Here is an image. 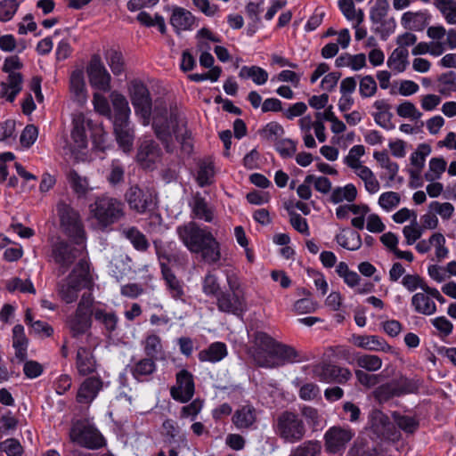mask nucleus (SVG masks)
I'll use <instances>...</instances> for the list:
<instances>
[{
	"label": "nucleus",
	"instance_id": "nucleus-2",
	"mask_svg": "<svg viewBox=\"0 0 456 456\" xmlns=\"http://www.w3.org/2000/svg\"><path fill=\"white\" fill-rule=\"evenodd\" d=\"M176 233L186 248L191 253L200 254L204 262L211 265L220 260V244L210 231L191 221L178 226Z\"/></svg>",
	"mask_w": 456,
	"mask_h": 456
},
{
	"label": "nucleus",
	"instance_id": "nucleus-12",
	"mask_svg": "<svg viewBox=\"0 0 456 456\" xmlns=\"http://www.w3.org/2000/svg\"><path fill=\"white\" fill-rule=\"evenodd\" d=\"M418 387L419 385L417 381L402 376L398 379L380 386L376 390V395L379 400H387L392 396L414 393L418 390Z\"/></svg>",
	"mask_w": 456,
	"mask_h": 456
},
{
	"label": "nucleus",
	"instance_id": "nucleus-10",
	"mask_svg": "<svg viewBox=\"0 0 456 456\" xmlns=\"http://www.w3.org/2000/svg\"><path fill=\"white\" fill-rule=\"evenodd\" d=\"M72 442L88 449H98L104 444V439L99 431L91 425L75 424L69 433Z\"/></svg>",
	"mask_w": 456,
	"mask_h": 456
},
{
	"label": "nucleus",
	"instance_id": "nucleus-7",
	"mask_svg": "<svg viewBox=\"0 0 456 456\" xmlns=\"http://www.w3.org/2000/svg\"><path fill=\"white\" fill-rule=\"evenodd\" d=\"M125 200L129 208L137 214L152 212L158 208V195L149 187L130 184L125 192Z\"/></svg>",
	"mask_w": 456,
	"mask_h": 456
},
{
	"label": "nucleus",
	"instance_id": "nucleus-64",
	"mask_svg": "<svg viewBox=\"0 0 456 456\" xmlns=\"http://www.w3.org/2000/svg\"><path fill=\"white\" fill-rule=\"evenodd\" d=\"M301 415L313 430H316L321 423V416L315 408L305 406L301 409Z\"/></svg>",
	"mask_w": 456,
	"mask_h": 456
},
{
	"label": "nucleus",
	"instance_id": "nucleus-40",
	"mask_svg": "<svg viewBox=\"0 0 456 456\" xmlns=\"http://www.w3.org/2000/svg\"><path fill=\"white\" fill-rule=\"evenodd\" d=\"M357 196L356 187L352 184H346L344 187H337L335 188L330 195V200L334 204L340 203L344 200L347 202H353Z\"/></svg>",
	"mask_w": 456,
	"mask_h": 456
},
{
	"label": "nucleus",
	"instance_id": "nucleus-29",
	"mask_svg": "<svg viewBox=\"0 0 456 456\" xmlns=\"http://www.w3.org/2000/svg\"><path fill=\"white\" fill-rule=\"evenodd\" d=\"M77 369L79 374L86 376L96 370V362L91 351L84 346H79L77 352Z\"/></svg>",
	"mask_w": 456,
	"mask_h": 456
},
{
	"label": "nucleus",
	"instance_id": "nucleus-46",
	"mask_svg": "<svg viewBox=\"0 0 456 456\" xmlns=\"http://www.w3.org/2000/svg\"><path fill=\"white\" fill-rule=\"evenodd\" d=\"M446 161L443 158H433L429 161L428 170L424 177L428 182L438 180L446 169Z\"/></svg>",
	"mask_w": 456,
	"mask_h": 456
},
{
	"label": "nucleus",
	"instance_id": "nucleus-6",
	"mask_svg": "<svg viewBox=\"0 0 456 456\" xmlns=\"http://www.w3.org/2000/svg\"><path fill=\"white\" fill-rule=\"evenodd\" d=\"M89 208L92 216L103 228L116 223L124 216L123 203L112 197H99Z\"/></svg>",
	"mask_w": 456,
	"mask_h": 456
},
{
	"label": "nucleus",
	"instance_id": "nucleus-31",
	"mask_svg": "<svg viewBox=\"0 0 456 456\" xmlns=\"http://www.w3.org/2000/svg\"><path fill=\"white\" fill-rule=\"evenodd\" d=\"M163 279L167 289L174 299H182L184 295L183 283L177 279L172 270L166 265H161Z\"/></svg>",
	"mask_w": 456,
	"mask_h": 456
},
{
	"label": "nucleus",
	"instance_id": "nucleus-36",
	"mask_svg": "<svg viewBox=\"0 0 456 456\" xmlns=\"http://www.w3.org/2000/svg\"><path fill=\"white\" fill-rule=\"evenodd\" d=\"M68 178L73 191L78 198L86 197L92 191L87 178L81 176L77 171H70Z\"/></svg>",
	"mask_w": 456,
	"mask_h": 456
},
{
	"label": "nucleus",
	"instance_id": "nucleus-37",
	"mask_svg": "<svg viewBox=\"0 0 456 456\" xmlns=\"http://www.w3.org/2000/svg\"><path fill=\"white\" fill-rule=\"evenodd\" d=\"M122 235L126 238L140 251H146L150 246L145 235L135 227H127L122 229Z\"/></svg>",
	"mask_w": 456,
	"mask_h": 456
},
{
	"label": "nucleus",
	"instance_id": "nucleus-25",
	"mask_svg": "<svg viewBox=\"0 0 456 456\" xmlns=\"http://www.w3.org/2000/svg\"><path fill=\"white\" fill-rule=\"evenodd\" d=\"M21 74L8 75L6 82L0 83V98H5L9 102H12L15 96L22 89Z\"/></svg>",
	"mask_w": 456,
	"mask_h": 456
},
{
	"label": "nucleus",
	"instance_id": "nucleus-48",
	"mask_svg": "<svg viewBox=\"0 0 456 456\" xmlns=\"http://www.w3.org/2000/svg\"><path fill=\"white\" fill-rule=\"evenodd\" d=\"M136 20L145 27L158 26L161 34H165L167 32L165 20L161 15L158 13H156L154 17H151V14L146 12H140L136 17Z\"/></svg>",
	"mask_w": 456,
	"mask_h": 456
},
{
	"label": "nucleus",
	"instance_id": "nucleus-17",
	"mask_svg": "<svg viewBox=\"0 0 456 456\" xmlns=\"http://www.w3.org/2000/svg\"><path fill=\"white\" fill-rule=\"evenodd\" d=\"M194 395V382L192 375L186 370L176 374V386L171 388L172 397L181 403H186Z\"/></svg>",
	"mask_w": 456,
	"mask_h": 456
},
{
	"label": "nucleus",
	"instance_id": "nucleus-43",
	"mask_svg": "<svg viewBox=\"0 0 456 456\" xmlns=\"http://www.w3.org/2000/svg\"><path fill=\"white\" fill-rule=\"evenodd\" d=\"M408 50L407 49H395L388 58L387 65L390 69L403 72L408 64Z\"/></svg>",
	"mask_w": 456,
	"mask_h": 456
},
{
	"label": "nucleus",
	"instance_id": "nucleus-11",
	"mask_svg": "<svg viewBox=\"0 0 456 456\" xmlns=\"http://www.w3.org/2000/svg\"><path fill=\"white\" fill-rule=\"evenodd\" d=\"M89 83L92 87L103 92L110 90L111 77L99 54H94L86 67Z\"/></svg>",
	"mask_w": 456,
	"mask_h": 456
},
{
	"label": "nucleus",
	"instance_id": "nucleus-44",
	"mask_svg": "<svg viewBox=\"0 0 456 456\" xmlns=\"http://www.w3.org/2000/svg\"><path fill=\"white\" fill-rule=\"evenodd\" d=\"M356 175L362 180L364 187L369 193L374 194L379 191L380 183L374 173L368 167H361L360 171L356 173Z\"/></svg>",
	"mask_w": 456,
	"mask_h": 456
},
{
	"label": "nucleus",
	"instance_id": "nucleus-16",
	"mask_svg": "<svg viewBox=\"0 0 456 456\" xmlns=\"http://www.w3.org/2000/svg\"><path fill=\"white\" fill-rule=\"evenodd\" d=\"M161 150L159 144L151 140L143 141L137 151L136 160L144 169H153L155 164L159 161Z\"/></svg>",
	"mask_w": 456,
	"mask_h": 456
},
{
	"label": "nucleus",
	"instance_id": "nucleus-32",
	"mask_svg": "<svg viewBox=\"0 0 456 456\" xmlns=\"http://www.w3.org/2000/svg\"><path fill=\"white\" fill-rule=\"evenodd\" d=\"M348 454L349 456H379L378 444L370 439H357Z\"/></svg>",
	"mask_w": 456,
	"mask_h": 456
},
{
	"label": "nucleus",
	"instance_id": "nucleus-39",
	"mask_svg": "<svg viewBox=\"0 0 456 456\" xmlns=\"http://www.w3.org/2000/svg\"><path fill=\"white\" fill-rule=\"evenodd\" d=\"M322 444L317 440H307L295 447L289 456H318Z\"/></svg>",
	"mask_w": 456,
	"mask_h": 456
},
{
	"label": "nucleus",
	"instance_id": "nucleus-38",
	"mask_svg": "<svg viewBox=\"0 0 456 456\" xmlns=\"http://www.w3.org/2000/svg\"><path fill=\"white\" fill-rule=\"evenodd\" d=\"M338 4L346 20L357 21L358 24L363 21V12L361 9L356 10L353 0H338Z\"/></svg>",
	"mask_w": 456,
	"mask_h": 456
},
{
	"label": "nucleus",
	"instance_id": "nucleus-56",
	"mask_svg": "<svg viewBox=\"0 0 456 456\" xmlns=\"http://www.w3.org/2000/svg\"><path fill=\"white\" fill-rule=\"evenodd\" d=\"M431 152V148L428 144H419L416 151L411 156V164L413 167L423 169L425 165V159Z\"/></svg>",
	"mask_w": 456,
	"mask_h": 456
},
{
	"label": "nucleus",
	"instance_id": "nucleus-57",
	"mask_svg": "<svg viewBox=\"0 0 456 456\" xmlns=\"http://www.w3.org/2000/svg\"><path fill=\"white\" fill-rule=\"evenodd\" d=\"M411 53L413 55L430 53L434 56H440L443 54V46L440 44L420 42L413 47Z\"/></svg>",
	"mask_w": 456,
	"mask_h": 456
},
{
	"label": "nucleus",
	"instance_id": "nucleus-19",
	"mask_svg": "<svg viewBox=\"0 0 456 456\" xmlns=\"http://www.w3.org/2000/svg\"><path fill=\"white\" fill-rule=\"evenodd\" d=\"M216 305L219 311L234 315H240L246 310V304L239 293L232 295L220 292L216 297Z\"/></svg>",
	"mask_w": 456,
	"mask_h": 456
},
{
	"label": "nucleus",
	"instance_id": "nucleus-55",
	"mask_svg": "<svg viewBox=\"0 0 456 456\" xmlns=\"http://www.w3.org/2000/svg\"><path fill=\"white\" fill-rule=\"evenodd\" d=\"M396 113L399 117L418 120L422 117V113L411 102H403L396 107Z\"/></svg>",
	"mask_w": 456,
	"mask_h": 456
},
{
	"label": "nucleus",
	"instance_id": "nucleus-1",
	"mask_svg": "<svg viewBox=\"0 0 456 456\" xmlns=\"http://www.w3.org/2000/svg\"><path fill=\"white\" fill-rule=\"evenodd\" d=\"M127 93L134 114L142 125L147 126L152 119L155 135L166 150L170 151L172 136L175 135L179 139L178 134L184 126L176 104L165 98H157L153 102L147 86L139 78L128 82Z\"/></svg>",
	"mask_w": 456,
	"mask_h": 456
},
{
	"label": "nucleus",
	"instance_id": "nucleus-58",
	"mask_svg": "<svg viewBox=\"0 0 456 456\" xmlns=\"http://www.w3.org/2000/svg\"><path fill=\"white\" fill-rule=\"evenodd\" d=\"M255 344L272 355L278 341L265 332H257L255 334Z\"/></svg>",
	"mask_w": 456,
	"mask_h": 456
},
{
	"label": "nucleus",
	"instance_id": "nucleus-63",
	"mask_svg": "<svg viewBox=\"0 0 456 456\" xmlns=\"http://www.w3.org/2000/svg\"><path fill=\"white\" fill-rule=\"evenodd\" d=\"M144 350L148 356L155 358L162 350L160 338L157 335H150L144 342Z\"/></svg>",
	"mask_w": 456,
	"mask_h": 456
},
{
	"label": "nucleus",
	"instance_id": "nucleus-4",
	"mask_svg": "<svg viewBox=\"0 0 456 456\" xmlns=\"http://www.w3.org/2000/svg\"><path fill=\"white\" fill-rule=\"evenodd\" d=\"M94 297L91 292H84L73 314L68 316L66 324L75 338H78L82 335H86L89 341L93 338L90 329L92 326V306Z\"/></svg>",
	"mask_w": 456,
	"mask_h": 456
},
{
	"label": "nucleus",
	"instance_id": "nucleus-23",
	"mask_svg": "<svg viewBox=\"0 0 456 456\" xmlns=\"http://www.w3.org/2000/svg\"><path fill=\"white\" fill-rule=\"evenodd\" d=\"M192 216L196 219L211 223L214 219V208L207 202V200L197 192L193 195L190 202Z\"/></svg>",
	"mask_w": 456,
	"mask_h": 456
},
{
	"label": "nucleus",
	"instance_id": "nucleus-51",
	"mask_svg": "<svg viewBox=\"0 0 456 456\" xmlns=\"http://www.w3.org/2000/svg\"><path fill=\"white\" fill-rule=\"evenodd\" d=\"M395 425L407 434H413L419 428V421L411 416L401 415L395 412L393 414Z\"/></svg>",
	"mask_w": 456,
	"mask_h": 456
},
{
	"label": "nucleus",
	"instance_id": "nucleus-3",
	"mask_svg": "<svg viewBox=\"0 0 456 456\" xmlns=\"http://www.w3.org/2000/svg\"><path fill=\"white\" fill-rule=\"evenodd\" d=\"M93 285L88 262L86 259H80L68 276L57 283V293L64 303L72 304L77 300L83 289L91 292Z\"/></svg>",
	"mask_w": 456,
	"mask_h": 456
},
{
	"label": "nucleus",
	"instance_id": "nucleus-14",
	"mask_svg": "<svg viewBox=\"0 0 456 456\" xmlns=\"http://www.w3.org/2000/svg\"><path fill=\"white\" fill-rule=\"evenodd\" d=\"M354 432L350 428L332 427L324 435V445L329 453L336 454L345 450L352 440Z\"/></svg>",
	"mask_w": 456,
	"mask_h": 456
},
{
	"label": "nucleus",
	"instance_id": "nucleus-35",
	"mask_svg": "<svg viewBox=\"0 0 456 456\" xmlns=\"http://www.w3.org/2000/svg\"><path fill=\"white\" fill-rule=\"evenodd\" d=\"M227 354L226 346L221 342L211 344L208 348L199 353V359L201 362H218Z\"/></svg>",
	"mask_w": 456,
	"mask_h": 456
},
{
	"label": "nucleus",
	"instance_id": "nucleus-13",
	"mask_svg": "<svg viewBox=\"0 0 456 456\" xmlns=\"http://www.w3.org/2000/svg\"><path fill=\"white\" fill-rule=\"evenodd\" d=\"M370 430L380 439L396 441L401 434L388 417L380 411H374L370 416Z\"/></svg>",
	"mask_w": 456,
	"mask_h": 456
},
{
	"label": "nucleus",
	"instance_id": "nucleus-50",
	"mask_svg": "<svg viewBox=\"0 0 456 456\" xmlns=\"http://www.w3.org/2000/svg\"><path fill=\"white\" fill-rule=\"evenodd\" d=\"M336 241L348 250H356L362 245L360 235L355 232H350L348 235L339 233L336 236Z\"/></svg>",
	"mask_w": 456,
	"mask_h": 456
},
{
	"label": "nucleus",
	"instance_id": "nucleus-34",
	"mask_svg": "<svg viewBox=\"0 0 456 456\" xmlns=\"http://www.w3.org/2000/svg\"><path fill=\"white\" fill-rule=\"evenodd\" d=\"M198 167L199 170L196 176L198 184L200 187L211 184L215 175L213 161L209 158L200 159L198 162Z\"/></svg>",
	"mask_w": 456,
	"mask_h": 456
},
{
	"label": "nucleus",
	"instance_id": "nucleus-20",
	"mask_svg": "<svg viewBox=\"0 0 456 456\" xmlns=\"http://www.w3.org/2000/svg\"><path fill=\"white\" fill-rule=\"evenodd\" d=\"M113 133L119 148L126 153L132 151L134 140V130L130 120L113 122Z\"/></svg>",
	"mask_w": 456,
	"mask_h": 456
},
{
	"label": "nucleus",
	"instance_id": "nucleus-15",
	"mask_svg": "<svg viewBox=\"0 0 456 456\" xmlns=\"http://www.w3.org/2000/svg\"><path fill=\"white\" fill-rule=\"evenodd\" d=\"M313 372L314 377L325 382L344 383L352 376L348 369L329 362H322L314 365Z\"/></svg>",
	"mask_w": 456,
	"mask_h": 456
},
{
	"label": "nucleus",
	"instance_id": "nucleus-18",
	"mask_svg": "<svg viewBox=\"0 0 456 456\" xmlns=\"http://www.w3.org/2000/svg\"><path fill=\"white\" fill-rule=\"evenodd\" d=\"M73 145H68L64 148L65 154L70 155L75 161H83L86 159V153L85 150L87 147L86 131L83 125L76 123L71 131Z\"/></svg>",
	"mask_w": 456,
	"mask_h": 456
},
{
	"label": "nucleus",
	"instance_id": "nucleus-60",
	"mask_svg": "<svg viewBox=\"0 0 456 456\" xmlns=\"http://www.w3.org/2000/svg\"><path fill=\"white\" fill-rule=\"evenodd\" d=\"M401 201V197L397 192L387 191L379 198V205L386 211H391L396 208Z\"/></svg>",
	"mask_w": 456,
	"mask_h": 456
},
{
	"label": "nucleus",
	"instance_id": "nucleus-52",
	"mask_svg": "<svg viewBox=\"0 0 456 456\" xmlns=\"http://www.w3.org/2000/svg\"><path fill=\"white\" fill-rule=\"evenodd\" d=\"M373 157L379 163L380 167L387 171L389 180L394 181L398 173V165L391 161L386 152H374Z\"/></svg>",
	"mask_w": 456,
	"mask_h": 456
},
{
	"label": "nucleus",
	"instance_id": "nucleus-53",
	"mask_svg": "<svg viewBox=\"0 0 456 456\" xmlns=\"http://www.w3.org/2000/svg\"><path fill=\"white\" fill-rule=\"evenodd\" d=\"M156 369L155 362L152 358H146L139 361L133 368L132 373L134 377L140 379L143 376L153 373Z\"/></svg>",
	"mask_w": 456,
	"mask_h": 456
},
{
	"label": "nucleus",
	"instance_id": "nucleus-59",
	"mask_svg": "<svg viewBox=\"0 0 456 456\" xmlns=\"http://www.w3.org/2000/svg\"><path fill=\"white\" fill-rule=\"evenodd\" d=\"M20 3L17 0L0 1V21H8L16 13Z\"/></svg>",
	"mask_w": 456,
	"mask_h": 456
},
{
	"label": "nucleus",
	"instance_id": "nucleus-47",
	"mask_svg": "<svg viewBox=\"0 0 456 456\" xmlns=\"http://www.w3.org/2000/svg\"><path fill=\"white\" fill-rule=\"evenodd\" d=\"M358 367L366 370L367 371H377L382 367V359L374 354H362L355 358Z\"/></svg>",
	"mask_w": 456,
	"mask_h": 456
},
{
	"label": "nucleus",
	"instance_id": "nucleus-5",
	"mask_svg": "<svg viewBox=\"0 0 456 456\" xmlns=\"http://www.w3.org/2000/svg\"><path fill=\"white\" fill-rule=\"evenodd\" d=\"M274 433L285 443L296 444L304 439L306 428L304 420L294 411H283L273 425Z\"/></svg>",
	"mask_w": 456,
	"mask_h": 456
},
{
	"label": "nucleus",
	"instance_id": "nucleus-42",
	"mask_svg": "<svg viewBox=\"0 0 456 456\" xmlns=\"http://www.w3.org/2000/svg\"><path fill=\"white\" fill-rule=\"evenodd\" d=\"M92 314L94 320L102 324L107 331L111 332L116 330L118 317L114 313L106 312L101 308H95L92 310Z\"/></svg>",
	"mask_w": 456,
	"mask_h": 456
},
{
	"label": "nucleus",
	"instance_id": "nucleus-27",
	"mask_svg": "<svg viewBox=\"0 0 456 456\" xmlns=\"http://www.w3.org/2000/svg\"><path fill=\"white\" fill-rule=\"evenodd\" d=\"M273 356L277 357L282 362H302L308 361V357L303 355L295 347L278 342Z\"/></svg>",
	"mask_w": 456,
	"mask_h": 456
},
{
	"label": "nucleus",
	"instance_id": "nucleus-33",
	"mask_svg": "<svg viewBox=\"0 0 456 456\" xmlns=\"http://www.w3.org/2000/svg\"><path fill=\"white\" fill-rule=\"evenodd\" d=\"M411 305L414 310L421 314L431 315L436 311L435 302L425 292L414 294L411 297Z\"/></svg>",
	"mask_w": 456,
	"mask_h": 456
},
{
	"label": "nucleus",
	"instance_id": "nucleus-54",
	"mask_svg": "<svg viewBox=\"0 0 456 456\" xmlns=\"http://www.w3.org/2000/svg\"><path fill=\"white\" fill-rule=\"evenodd\" d=\"M423 231V228L418 224L417 220H411V224L404 226L403 229L406 244H414L419 239H420Z\"/></svg>",
	"mask_w": 456,
	"mask_h": 456
},
{
	"label": "nucleus",
	"instance_id": "nucleus-8",
	"mask_svg": "<svg viewBox=\"0 0 456 456\" xmlns=\"http://www.w3.org/2000/svg\"><path fill=\"white\" fill-rule=\"evenodd\" d=\"M82 253L81 248L58 238L51 247V256L57 265V275H64L77 260L78 262L80 259H85L80 257Z\"/></svg>",
	"mask_w": 456,
	"mask_h": 456
},
{
	"label": "nucleus",
	"instance_id": "nucleus-9",
	"mask_svg": "<svg viewBox=\"0 0 456 456\" xmlns=\"http://www.w3.org/2000/svg\"><path fill=\"white\" fill-rule=\"evenodd\" d=\"M62 232L77 245L85 239V230L77 211L69 205L60 202L57 205Z\"/></svg>",
	"mask_w": 456,
	"mask_h": 456
},
{
	"label": "nucleus",
	"instance_id": "nucleus-30",
	"mask_svg": "<svg viewBox=\"0 0 456 456\" xmlns=\"http://www.w3.org/2000/svg\"><path fill=\"white\" fill-rule=\"evenodd\" d=\"M354 344L371 351L389 352L392 349L384 339L378 336H356L354 337Z\"/></svg>",
	"mask_w": 456,
	"mask_h": 456
},
{
	"label": "nucleus",
	"instance_id": "nucleus-41",
	"mask_svg": "<svg viewBox=\"0 0 456 456\" xmlns=\"http://www.w3.org/2000/svg\"><path fill=\"white\" fill-rule=\"evenodd\" d=\"M239 77L241 78H251L256 85H264L268 79V73L258 66H243L240 72Z\"/></svg>",
	"mask_w": 456,
	"mask_h": 456
},
{
	"label": "nucleus",
	"instance_id": "nucleus-24",
	"mask_svg": "<svg viewBox=\"0 0 456 456\" xmlns=\"http://www.w3.org/2000/svg\"><path fill=\"white\" fill-rule=\"evenodd\" d=\"M102 387V382L99 378H88L80 386L77 399L80 403H89L97 395Z\"/></svg>",
	"mask_w": 456,
	"mask_h": 456
},
{
	"label": "nucleus",
	"instance_id": "nucleus-61",
	"mask_svg": "<svg viewBox=\"0 0 456 456\" xmlns=\"http://www.w3.org/2000/svg\"><path fill=\"white\" fill-rule=\"evenodd\" d=\"M428 209L430 212H434L446 220L450 219L454 212V207L450 202L432 201L428 206Z\"/></svg>",
	"mask_w": 456,
	"mask_h": 456
},
{
	"label": "nucleus",
	"instance_id": "nucleus-28",
	"mask_svg": "<svg viewBox=\"0 0 456 456\" xmlns=\"http://www.w3.org/2000/svg\"><path fill=\"white\" fill-rule=\"evenodd\" d=\"M256 420V410L251 405H244L238 409L233 416L232 422L239 429L251 428Z\"/></svg>",
	"mask_w": 456,
	"mask_h": 456
},
{
	"label": "nucleus",
	"instance_id": "nucleus-22",
	"mask_svg": "<svg viewBox=\"0 0 456 456\" xmlns=\"http://www.w3.org/2000/svg\"><path fill=\"white\" fill-rule=\"evenodd\" d=\"M110 98L114 110L110 118L112 123L130 120L131 109L126 97L118 91H113Z\"/></svg>",
	"mask_w": 456,
	"mask_h": 456
},
{
	"label": "nucleus",
	"instance_id": "nucleus-21",
	"mask_svg": "<svg viewBox=\"0 0 456 456\" xmlns=\"http://www.w3.org/2000/svg\"><path fill=\"white\" fill-rule=\"evenodd\" d=\"M69 92L72 100L77 104L82 106L87 102V90L82 69H76L71 72L69 77Z\"/></svg>",
	"mask_w": 456,
	"mask_h": 456
},
{
	"label": "nucleus",
	"instance_id": "nucleus-49",
	"mask_svg": "<svg viewBox=\"0 0 456 456\" xmlns=\"http://www.w3.org/2000/svg\"><path fill=\"white\" fill-rule=\"evenodd\" d=\"M107 62L114 76H120L125 72L126 62L120 52L110 50L107 56Z\"/></svg>",
	"mask_w": 456,
	"mask_h": 456
},
{
	"label": "nucleus",
	"instance_id": "nucleus-45",
	"mask_svg": "<svg viewBox=\"0 0 456 456\" xmlns=\"http://www.w3.org/2000/svg\"><path fill=\"white\" fill-rule=\"evenodd\" d=\"M434 4L443 14L447 23L456 24L455 0H435Z\"/></svg>",
	"mask_w": 456,
	"mask_h": 456
},
{
	"label": "nucleus",
	"instance_id": "nucleus-62",
	"mask_svg": "<svg viewBox=\"0 0 456 456\" xmlns=\"http://www.w3.org/2000/svg\"><path fill=\"white\" fill-rule=\"evenodd\" d=\"M389 3L387 0H376L375 5L370 10V20L375 22H380L387 14Z\"/></svg>",
	"mask_w": 456,
	"mask_h": 456
},
{
	"label": "nucleus",
	"instance_id": "nucleus-26",
	"mask_svg": "<svg viewBox=\"0 0 456 456\" xmlns=\"http://www.w3.org/2000/svg\"><path fill=\"white\" fill-rule=\"evenodd\" d=\"M195 20L191 12L182 8L175 7L170 17V24L179 34L181 31L188 30L191 28Z\"/></svg>",
	"mask_w": 456,
	"mask_h": 456
}]
</instances>
